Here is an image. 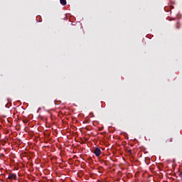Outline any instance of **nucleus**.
I'll use <instances>...</instances> for the list:
<instances>
[{
  "mask_svg": "<svg viewBox=\"0 0 182 182\" xmlns=\"http://www.w3.org/2000/svg\"><path fill=\"white\" fill-rule=\"evenodd\" d=\"M9 180H16V174L9 173L8 176Z\"/></svg>",
  "mask_w": 182,
  "mask_h": 182,
  "instance_id": "2",
  "label": "nucleus"
},
{
  "mask_svg": "<svg viewBox=\"0 0 182 182\" xmlns=\"http://www.w3.org/2000/svg\"><path fill=\"white\" fill-rule=\"evenodd\" d=\"M171 141H173V138H168L166 140V144H168V143H171Z\"/></svg>",
  "mask_w": 182,
  "mask_h": 182,
  "instance_id": "3",
  "label": "nucleus"
},
{
  "mask_svg": "<svg viewBox=\"0 0 182 182\" xmlns=\"http://www.w3.org/2000/svg\"><path fill=\"white\" fill-rule=\"evenodd\" d=\"M176 29H180V22L176 21Z\"/></svg>",
  "mask_w": 182,
  "mask_h": 182,
  "instance_id": "5",
  "label": "nucleus"
},
{
  "mask_svg": "<svg viewBox=\"0 0 182 182\" xmlns=\"http://www.w3.org/2000/svg\"><path fill=\"white\" fill-rule=\"evenodd\" d=\"M178 176H179L180 178H181V180H182V172H178Z\"/></svg>",
  "mask_w": 182,
  "mask_h": 182,
  "instance_id": "6",
  "label": "nucleus"
},
{
  "mask_svg": "<svg viewBox=\"0 0 182 182\" xmlns=\"http://www.w3.org/2000/svg\"><path fill=\"white\" fill-rule=\"evenodd\" d=\"M60 2L61 4V5H66L67 2H66V0H60Z\"/></svg>",
  "mask_w": 182,
  "mask_h": 182,
  "instance_id": "4",
  "label": "nucleus"
},
{
  "mask_svg": "<svg viewBox=\"0 0 182 182\" xmlns=\"http://www.w3.org/2000/svg\"><path fill=\"white\" fill-rule=\"evenodd\" d=\"M94 154H95L96 157H99L100 154H102V150L99 148H95L93 151Z\"/></svg>",
  "mask_w": 182,
  "mask_h": 182,
  "instance_id": "1",
  "label": "nucleus"
}]
</instances>
